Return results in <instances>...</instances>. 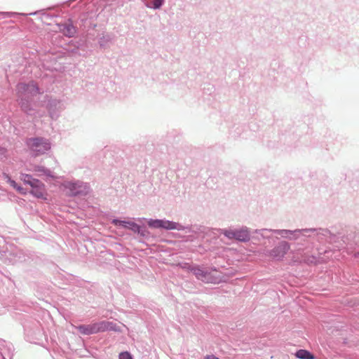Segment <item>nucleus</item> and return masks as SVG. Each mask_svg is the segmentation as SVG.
Masks as SVG:
<instances>
[{
    "mask_svg": "<svg viewBox=\"0 0 359 359\" xmlns=\"http://www.w3.org/2000/svg\"><path fill=\"white\" fill-rule=\"evenodd\" d=\"M26 178H31V175L23 174L22 175L21 180L32 187L30 193L36 197L43 200L47 199V193L44 184L40 182L39 180H27Z\"/></svg>",
    "mask_w": 359,
    "mask_h": 359,
    "instance_id": "nucleus-1",
    "label": "nucleus"
},
{
    "mask_svg": "<svg viewBox=\"0 0 359 359\" xmlns=\"http://www.w3.org/2000/svg\"><path fill=\"white\" fill-rule=\"evenodd\" d=\"M27 144L36 156L43 154L50 149V143L47 140L39 137L29 139Z\"/></svg>",
    "mask_w": 359,
    "mask_h": 359,
    "instance_id": "nucleus-2",
    "label": "nucleus"
},
{
    "mask_svg": "<svg viewBox=\"0 0 359 359\" xmlns=\"http://www.w3.org/2000/svg\"><path fill=\"white\" fill-rule=\"evenodd\" d=\"M222 233L230 239H236L241 242L248 241L250 238L249 231L247 228L235 230H222Z\"/></svg>",
    "mask_w": 359,
    "mask_h": 359,
    "instance_id": "nucleus-3",
    "label": "nucleus"
},
{
    "mask_svg": "<svg viewBox=\"0 0 359 359\" xmlns=\"http://www.w3.org/2000/svg\"><path fill=\"white\" fill-rule=\"evenodd\" d=\"M148 225L151 228H163L168 230L179 229L177 223L163 219H150Z\"/></svg>",
    "mask_w": 359,
    "mask_h": 359,
    "instance_id": "nucleus-4",
    "label": "nucleus"
},
{
    "mask_svg": "<svg viewBox=\"0 0 359 359\" xmlns=\"http://www.w3.org/2000/svg\"><path fill=\"white\" fill-rule=\"evenodd\" d=\"M290 245L286 242H282L270 251L269 255L273 259H281L287 252Z\"/></svg>",
    "mask_w": 359,
    "mask_h": 359,
    "instance_id": "nucleus-5",
    "label": "nucleus"
},
{
    "mask_svg": "<svg viewBox=\"0 0 359 359\" xmlns=\"http://www.w3.org/2000/svg\"><path fill=\"white\" fill-rule=\"evenodd\" d=\"M17 88L19 93L32 95L39 93V88L34 82H31L28 84L20 83L18 85Z\"/></svg>",
    "mask_w": 359,
    "mask_h": 359,
    "instance_id": "nucleus-6",
    "label": "nucleus"
},
{
    "mask_svg": "<svg viewBox=\"0 0 359 359\" xmlns=\"http://www.w3.org/2000/svg\"><path fill=\"white\" fill-rule=\"evenodd\" d=\"M95 332H105L109 330L118 331L116 325L109 321H100L94 323Z\"/></svg>",
    "mask_w": 359,
    "mask_h": 359,
    "instance_id": "nucleus-7",
    "label": "nucleus"
},
{
    "mask_svg": "<svg viewBox=\"0 0 359 359\" xmlns=\"http://www.w3.org/2000/svg\"><path fill=\"white\" fill-rule=\"evenodd\" d=\"M60 31L66 36L72 37L76 33V28L70 22H67L60 25Z\"/></svg>",
    "mask_w": 359,
    "mask_h": 359,
    "instance_id": "nucleus-8",
    "label": "nucleus"
},
{
    "mask_svg": "<svg viewBox=\"0 0 359 359\" xmlns=\"http://www.w3.org/2000/svg\"><path fill=\"white\" fill-rule=\"evenodd\" d=\"M191 271L198 279L203 282H209L210 280L209 273L202 270L201 269L198 267H194L191 269Z\"/></svg>",
    "mask_w": 359,
    "mask_h": 359,
    "instance_id": "nucleus-9",
    "label": "nucleus"
},
{
    "mask_svg": "<svg viewBox=\"0 0 359 359\" xmlns=\"http://www.w3.org/2000/svg\"><path fill=\"white\" fill-rule=\"evenodd\" d=\"M65 187L69 189L70 195H77L82 191V186L77 183L67 182L65 184Z\"/></svg>",
    "mask_w": 359,
    "mask_h": 359,
    "instance_id": "nucleus-10",
    "label": "nucleus"
},
{
    "mask_svg": "<svg viewBox=\"0 0 359 359\" xmlns=\"http://www.w3.org/2000/svg\"><path fill=\"white\" fill-rule=\"evenodd\" d=\"M76 328L79 331V332L82 334H95V328H94V323L90 325H79L78 327H76Z\"/></svg>",
    "mask_w": 359,
    "mask_h": 359,
    "instance_id": "nucleus-11",
    "label": "nucleus"
},
{
    "mask_svg": "<svg viewBox=\"0 0 359 359\" xmlns=\"http://www.w3.org/2000/svg\"><path fill=\"white\" fill-rule=\"evenodd\" d=\"M114 223L116 225L117 224L123 225L125 227L133 230L134 232H139L140 229V227L139 225H137V224L132 222H126L124 221L114 220Z\"/></svg>",
    "mask_w": 359,
    "mask_h": 359,
    "instance_id": "nucleus-12",
    "label": "nucleus"
},
{
    "mask_svg": "<svg viewBox=\"0 0 359 359\" xmlns=\"http://www.w3.org/2000/svg\"><path fill=\"white\" fill-rule=\"evenodd\" d=\"M296 356L300 359H313V355L308 351L301 349L296 353Z\"/></svg>",
    "mask_w": 359,
    "mask_h": 359,
    "instance_id": "nucleus-13",
    "label": "nucleus"
},
{
    "mask_svg": "<svg viewBox=\"0 0 359 359\" xmlns=\"http://www.w3.org/2000/svg\"><path fill=\"white\" fill-rule=\"evenodd\" d=\"M163 1V0H152L150 2H148L147 6L154 8H158L161 6Z\"/></svg>",
    "mask_w": 359,
    "mask_h": 359,
    "instance_id": "nucleus-14",
    "label": "nucleus"
},
{
    "mask_svg": "<svg viewBox=\"0 0 359 359\" xmlns=\"http://www.w3.org/2000/svg\"><path fill=\"white\" fill-rule=\"evenodd\" d=\"M304 262L309 264H316L317 259L314 256H309L304 259Z\"/></svg>",
    "mask_w": 359,
    "mask_h": 359,
    "instance_id": "nucleus-15",
    "label": "nucleus"
},
{
    "mask_svg": "<svg viewBox=\"0 0 359 359\" xmlns=\"http://www.w3.org/2000/svg\"><path fill=\"white\" fill-rule=\"evenodd\" d=\"M4 176H5V178L6 179L7 182H8V183L11 186V187H13L14 189H16V188H17V187H18L17 183H16L14 180H11V177H10L8 175H6V174H5V175H4Z\"/></svg>",
    "mask_w": 359,
    "mask_h": 359,
    "instance_id": "nucleus-16",
    "label": "nucleus"
},
{
    "mask_svg": "<svg viewBox=\"0 0 359 359\" xmlns=\"http://www.w3.org/2000/svg\"><path fill=\"white\" fill-rule=\"evenodd\" d=\"M119 359H133L132 355L128 352H122L119 354Z\"/></svg>",
    "mask_w": 359,
    "mask_h": 359,
    "instance_id": "nucleus-17",
    "label": "nucleus"
},
{
    "mask_svg": "<svg viewBox=\"0 0 359 359\" xmlns=\"http://www.w3.org/2000/svg\"><path fill=\"white\" fill-rule=\"evenodd\" d=\"M34 170L36 171V172H43L46 175H50V174H49L50 172L48 170H45L43 168H41V167H37V168H35Z\"/></svg>",
    "mask_w": 359,
    "mask_h": 359,
    "instance_id": "nucleus-18",
    "label": "nucleus"
},
{
    "mask_svg": "<svg viewBox=\"0 0 359 359\" xmlns=\"http://www.w3.org/2000/svg\"><path fill=\"white\" fill-rule=\"evenodd\" d=\"M16 190L21 194H27V191L25 190L24 188H22V187L20 186H18L16 188Z\"/></svg>",
    "mask_w": 359,
    "mask_h": 359,
    "instance_id": "nucleus-19",
    "label": "nucleus"
},
{
    "mask_svg": "<svg viewBox=\"0 0 359 359\" xmlns=\"http://www.w3.org/2000/svg\"><path fill=\"white\" fill-rule=\"evenodd\" d=\"M204 359H219L217 357L213 355H206Z\"/></svg>",
    "mask_w": 359,
    "mask_h": 359,
    "instance_id": "nucleus-20",
    "label": "nucleus"
},
{
    "mask_svg": "<svg viewBox=\"0 0 359 359\" xmlns=\"http://www.w3.org/2000/svg\"><path fill=\"white\" fill-rule=\"evenodd\" d=\"M26 179H27V180H34L32 177H31V178H30V179H29V178H26Z\"/></svg>",
    "mask_w": 359,
    "mask_h": 359,
    "instance_id": "nucleus-21",
    "label": "nucleus"
}]
</instances>
